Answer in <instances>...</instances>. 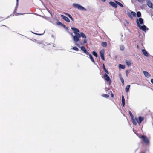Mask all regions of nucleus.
Masks as SVG:
<instances>
[{
	"mask_svg": "<svg viewBox=\"0 0 153 153\" xmlns=\"http://www.w3.org/2000/svg\"><path fill=\"white\" fill-rule=\"evenodd\" d=\"M138 27L140 29L142 30L143 31H144L145 32H146V30H148V28H147L146 26L145 25H143V26H141L140 25Z\"/></svg>",
	"mask_w": 153,
	"mask_h": 153,
	"instance_id": "7",
	"label": "nucleus"
},
{
	"mask_svg": "<svg viewBox=\"0 0 153 153\" xmlns=\"http://www.w3.org/2000/svg\"><path fill=\"white\" fill-rule=\"evenodd\" d=\"M71 29L74 31V33L76 35L77 34L79 35V36H80V33H79V30L78 29L75 27H72Z\"/></svg>",
	"mask_w": 153,
	"mask_h": 153,
	"instance_id": "6",
	"label": "nucleus"
},
{
	"mask_svg": "<svg viewBox=\"0 0 153 153\" xmlns=\"http://www.w3.org/2000/svg\"><path fill=\"white\" fill-rule=\"evenodd\" d=\"M63 13L68 16L72 20H74V19L72 17L70 14L65 12Z\"/></svg>",
	"mask_w": 153,
	"mask_h": 153,
	"instance_id": "19",
	"label": "nucleus"
},
{
	"mask_svg": "<svg viewBox=\"0 0 153 153\" xmlns=\"http://www.w3.org/2000/svg\"><path fill=\"white\" fill-rule=\"evenodd\" d=\"M73 49L76 51H78L79 50L78 48L76 47H73Z\"/></svg>",
	"mask_w": 153,
	"mask_h": 153,
	"instance_id": "36",
	"label": "nucleus"
},
{
	"mask_svg": "<svg viewBox=\"0 0 153 153\" xmlns=\"http://www.w3.org/2000/svg\"><path fill=\"white\" fill-rule=\"evenodd\" d=\"M62 26L64 28H65L66 30H68V28L64 25L62 24Z\"/></svg>",
	"mask_w": 153,
	"mask_h": 153,
	"instance_id": "40",
	"label": "nucleus"
},
{
	"mask_svg": "<svg viewBox=\"0 0 153 153\" xmlns=\"http://www.w3.org/2000/svg\"><path fill=\"white\" fill-rule=\"evenodd\" d=\"M92 53L93 55H94L95 57H97V54L95 51H93Z\"/></svg>",
	"mask_w": 153,
	"mask_h": 153,
	"instance_id": "30",
	"label": "nucleus"
},
{
	"mask_svg": "<svg viewBox=\"0 0 153 153\" xmlns=\"http://www.w3.org/2000/svg\"><path fill=\"white\" fill-rule=\"evenodd\" d=\"M129 73V71L128 70H126V74L127 76H128V74Z\"/></svg>",
	"mask_w": 153,
	"mask_h": 153,
	"instance_id": "41",
	"label": "nucleus"
},
{
	"mask_svg": "<svg viewBox=\"0 0 153 153\" xmlns=\"http://www.w3.org/2000/svg\"><path fill=\"white\" fill-rule=\"evenodd\" d=\"M142 51L143 54L146 57H148L149 55L148 53L147 52V51H146V50L145 49H142Z\"/></svg>",
	"mask_w": 153,
	"mask_h": 153,
	"instance_id": "13",
	"label": "nucleus"
},
{
	"mask_svg": "<svg viewBox=\"0 0 153 153\" xmlns=\"http://www.w3.org/2000/svg\"><path fill=\"white\" fill-rule=\"evenodd\" d=\"M111 97H114V94H111Z\"/></svg>",
	"mask_w": 153,
	"mask_h": 153,
	"instance_id": "46",
	"label": "nucleus"
},
{
	"mask_svg": "<svg viewBox=\"0 0 153 153\" xmlns=\"http://www.w3.org/2000/svg\"><path fill=\"white\" fill-rule=\"evenodd\" d=\"M33 33L34 34H36V35H42V34H37V33Z\"/></svg>",
	"mask_w": 153,
	"mask_h": 153,
	"instance_id": "45",
	"label": "nucleus"
},
{
	"mask_svg": "<svg viewBox=\"0 0 153 153\" xmlns=\"http://www.w3.org/2000/svg\"><path fill=\"white\" fill-rule=\"evenodd\" d=\"M124 47L123 45H120V49L121 51H123L124 49Z\"/></svg>",
	"mask_w": 153,
	"mask_h": 153,
	"instance_id": "25",
	"label": "nucleus"
},
{
	"mask_svg": "<svg viewBox=\"0 0 153 153\" xmlns=\"http://www.w3.org/2000/svg\"><path fill=\"white\" fill-rule=\"evenodd\" d=\"M110 92L111 93H112L111 91H110Z\"/></svg>",
	"mask_w": 153,
	"mask_h": 153,
	"instance_id": "54",
	"label": "nucleus"
},
{
	"mask_svg": "<svg viewBox=\"0 0 153 153\" xmlns=\"http://www.w3.org/2000/svg\"><path fill=\"white\" fill-rule=\"evenodd\" d=\"M147 5L150 7L153 8V4L150 2H148L147 3Z\"/></svg>",
	"mask_w": 153,
	"mask_h": 153,
	"instance_id": "16",
	"label": "nucleus"
},
{
	"mask_svg": "<svg viewBox=\"0 0 153 153\" xmlns=\"http://www.w3.org/2000/svg\"><path fill=\"white\" fill-rule=\"evenodd\" d=\"M122 105L123 106H124L125 104V99L124 98H122Z\"/></svg>",
	"mask_w": 153,
	"mask_h": 153,
	"instance_id": "31",
	"label": "nucleus"
},
{
	"mask_svg": "<svg viewBox=\"0 0 153 153\" xmlns=\"http://www.w3.org/2000/svg\"><path fill=\"white\" fill-rule=\"evenodd\" d=\"M61 17L65 21L68 22H69L70 20L67 17L64 16V15H61Z\"/></svg>",
	"mask_w": 153,
	"mask_h": 153,
	"instance_id": "10",
	"label": "nucleus"
},
{
	"mask_svg": "<svg viewBox=\"0 0 153 153\" xmlns=\"http://www.w3.org/2000/svg\"><path fill=\"white\" fill-rule=\"evenodd\" d=\"M151 82L153 84V79H151Z\"/></svg>",
	"mask_w": 153,
	"mask_h": 153,
	"instance_id": "44",
	"label": "nucleus"
},
{
	"mask_svg": "<svg viewBox=\"0 0 153 153\" xmlns=\"http://www.w3.org/2000/svg\"><path fill=\"white\" fill-rule=\"evenodd\" d=\"M102 96L105 98H108L109 97V95H108V94H102Z\"/></svg>",
	"mask_w": 153,
	"mask_h": 153,
	"instance_id": "26",
	"label": "nucleus"
},
{
	"mask_svg": "<svg viewBox=\"0 0 153 153\" xmlns=\"http://www.w3.org/2000/svg\"><path fill=\"white\" fill-rule=\"evenodd\" d=\"M143 153H145V152H144Z\"/></svg>",
	"mask_w": 153,
	"mask_h": 153,
	"instance_id": "55",
	"label": "nucleus"
},
{
	"mask_svg": "<svg viewBox=\"0 0 153 153\" xmlns=\"http://www.w3.org/2000/svg\"><path fill=\"white\" fill-rule=\"evenodd\" d=\"M131 15L132 16V17H134V16H136V13H135V12L131 11Z\"/></svg>",
	"mask_w": 153,
	"mask_h": 153,
	"instance_id": "28",
	"label": "nucleus"
},
{
	"mask_svg": "<svg viewBox=\"0 0 153 153\" xmlns=\"http://www.w3.org/2000/svg\"><path fill=\"white\" fill-rule=\"evenodd\" d=\"M81 50L86 55L89 54V53L86 50L84 46H82L80 48Z\"/></svg>",
	"mask_w": 153,
	"mask_h": 153,
	"instance_id": "8",
	"label": "nucleus"
},
{
	"mask_svg": "<svg viewBox=\"0 0 153 153\" xmlns=\"http://www.w3.org/2000/svg\"><path fill=\"white\" fill-rule=\"evenodd\" d=\"M79 37H82L83 38L86 39V35L84 34V33L83 32H81L80 33V36H79Z\"/></svg>",
	"mask_w": 153,
	"mask_h": 153,
	"instance_id": "17",
	"label": "nucleus"
},
{
	"mask_svg": "<svg viewBox=\"0 0 153 153\" xmlns=\"http://www.w3.org/2000/svg\"><path fill=\"white\" fill-rule=\"evenodd\" d=\"M143 73L145 76L147 78H149L151 76L150 74L146 71H144Z\"/></svg>",
	"mask_w": 153,
	"mask_h": 153,
	"instance_id": "11",
	"label": "nucleus"
},
{
	"mask_svg": "<svg viewBox=\"0 0 153 153\" xmlns=\"http://www.w3.org/2000/svg\"><path fill=\"white\" fill-rule=\"evenodd\" d=\"M102 2H105V0H101Z\"/></svg>",
	"mask_w": 153,
	"mask_h": 153,
	"instance_id": "47",
	"label": "nucleus"
},
{
	"mask_svg": "<svg viewBox=\"0 0 153 153\" xmlns=\"http://www.w3.org/2000/svg\"><path fill=\"white\" fill-rule=\"evenodd\" d=\"M139 137L143 139V141L146 145H149L150 141L146 136L143 135L141 137Z\"/></svg>",
	"mask_w": 153,
	"mask_h": 153,
	"instance_id": "1",
	"label": "nucleus"
},
{
	"mask_svg": "<svg viewBox=\"0 0 153 153\" xmlns=\"http://www.w3.org/2000/svg\"><path fill=\"white\" fill-rule=\"evenodd\" d=\"M37 43L38 44H39L40 45V46L41 47H44V46L43 45L42 43L41 42H37Z\"/></svg>",
	"mask_w": 153,
	"mask_h": 153,
	"instance_id": "32",
	"label": "nucleus"
},
{
	"mask_svg": "<svg viewBox=\"0 0 153 153\" xmlns=\"http://www.w3.org/2000/svg\"><path fill=\"white\" fill-rule=\"evenodd\" d=\"M108 88H105V91H107V90H108Z\"/></svg>",
	"mask_w": 153,
	"mask_h": 153,
	"instance_id": "48",
	"label": "nucleus"
},
{
	"mask_svg": "<svg viewBox=\"0 0 153 153\" xmlns=\"http://www.w3.org/2000/svg\"><path fill=\"white\" fill-rule=\"evenodd\" d=\"M132 64V62L131 61H127L126 62V64L128 66H130Z\"/></svg>",
	"mask_w": 153,
	"mask_h": 153,
	"instance_id": "20",
	"label": "nucleus"
},
{
	"mask_svg": "<svg viewBox=\"0 0 153 153\" xmlns=\"http://www.w3.org/2000/svg\"><path fill=\"white\" fill-rule=\"evenodd\" d=\"M19 0H16V5L15 7V11H16L17 10V9L18 7V2Z\"/></svg>",
	"mask_w": 153,
	"mask_h": 153,
	"instance_id": "34",
	"label": "nucleus"
},
{
	"mask_svg": "<svg viewBox=\"0 0 153 153\" xmlns=\"http://www.w3.org/2000/svg\"><path fill=\"white\" fill-rule=\"evenodd\" d=\"M120 80H121V82L123 84H124V81L122 77H120Z\"/></svg>",
	"mask_w": 153,
	"mask_h": 153,
	"instance_id": "39",
	"label": "nucleus"
},
{
	"mask_svg": "<svg viewBox=\"0 0 153 153\" xmlns=\"http://www.w3.org/2000/svg\"><path fill=\"white\" fill-rule=\"evenodd\" d=\"M137 16L138 17H140L141 16V13L140 12H137Z\"/></svg>",
	"mask_w": 153,
	"mask_h": 153,
	"instance_id": "29",
	"label": "nucleus"
},
{
	"mask_svg": "<svg viewBox=\"0 0 153 153\" xmlns=\"http://www.w3.org/2000/svg\"><path fill=\"white\" fill-rule=\"evenodd\" d=\"M121 40L122 42H123V39L122 38H121Z\"/></svg>",
	"mask_w": 153,
	"mask_h": 153,
	"instance_id": "50",
	"label": "nucleus"
},
{
	"mask_svg": "<svg viewBox=\"0 0 153 153\" xmlns=\"http://www.w3.org/2000/svg\"><path fill=\"white\" fill-rule=\"evenodd\" d=\"M134 121H135L136 124H134L135 125H136L137 124V123H138V122L139 121V117L138 118H134Z\"/></svg>",
	"mask_w": 153,
	"mask_h": 153,
	"instance_id": "27",
	"label": "nucleus"
},
{
	"mask_svg": "<svg viewBox=\"0 0 153 153\" xmlns=\"http://www.w3.org/2000/svg\"><path fill=\"white\" fill-rule=\"evenodd\" d=\"M144 118L143 117L140 116L139 117V121L138 122V123L140 125L142 121L143 120Z\"/></svg>",
	"mask_w": 153,
	"mask_h": 153,
	"instance_id": "15",
	"label": "nucleus"
},
{
	"mask_svg": "<svg viewBox=\"0 0 153 153\" xmlns=\"http://www.w3.org/2000/svg\"><path fill=\"white\" fill-rule=\"evenodd\" d=\"M127 15L128 16L131 18H132V16L131 15V13L128 12L127 13Z\"/></svg>",
	"mask_w": 153,
	"mask_h": 153,
	"instance_id": "35",
	"label": "nucleus"
},
{
	"mask_svg": "<svg viewBox=\"0 0 153 153\" xmlns=\"http://www.w3.org/2000/svg\"><path fill=\"white\" fill-rule=\"evenodd\" d=\"M20 14L22 15H23V14Z\"/></svg>",
	"mask_w": 153,
	"mask_h": 153,
	"instance_id": "53",
	"label": "nucleus"
},
{
	"mask_svg": "<svg viewBox=\"0 0 153 153\" xmlns=\"http://www.w3.org/2000/svg\"><path fill=\"white\" fill-rule=\"evenodd\" d=\"M57 24L58 25H62V24H62L60 22H59L58 23H57Z\"/></svg>",
	"mask_w": 153,
	"mask_h": 153,
	"instance_id": "42",
	"label": "nucleus"
},
{
	"mask_svg": "<svg viewBox=\"0 0 153 153\" xmlns=\"http://www.w3.org/2000/svg\"><path fill=\"white\" fill-rule=\"evenodd\" d=\"M88 55H89V57L90 58L91 60L92 61V62H93L94 63H95V61L94 59L93 58V57H92V55H91V54H90L89 53V54H88Z\"/></svg>",
	"mask_w": 153,
	"mask_h": 153,
	"instance_id": "18",
	"label": "nucleus"
},
{
	"mask_svg": "<svg viewBox=\"0 0 153 153\" xmlns=\"http://www.w3.org/2000/svg\"><path fill=\"white\" fill-rule=\"evenodd\" d=\"M121 37H122V36H123V35L122 34V35H121Z\"/></svg>",
	"mask_w": 153,
	"mask_h": 153,
	"instance_id": "52",
	"label": "nucleus"
},
{
	"mask_svg": "<svg viewBox=\"0 0 153 153\" xmlns=\"http://www.w3.org/2000/svg\"><path fill=\"white\" fill-rule=\"evenodd\" d=\"M119 68L124 69L125 68V66L124 65H122L120 64L119 65Z\"/></svg>",
	"mask_w": 153,
	"mask_h": 153,
	"instance_id": "22",
	"label": "nucleus"
},
{
	"mask_svg": "<svg viewBox=\"0 0 153 153\" xmlns=\"http://www.w3.org/2000/svg\"><path fill=\"white\" fill-rule=\"evenodd\" d=\"M122 98H124V96L123 95L122 96Z\"/></svg>",
	"mask_w": 153,
	"mask_h": 153,
	"instance_id": "51",
	"label": "nucleus"
},
{
	"mask_svg": "<svg viewBox=\"0 0 153 153\" xmlns=\"http://www.w3.org/2000/svg\"><path fill=\"white\" fill-rule=\"evenodd\" d=\"M87 39H86H86L85 38V39L83 40V44H86V43H87Z\"/></svg>",
	"mask_w": 153,
	"mask_h": 153,
	"instance_id": "38",
	"label": "nucleus"
},
{
	"mask_svg": "<svg viewBox=\"0 0 153 153\" xmlns=\"http://www.w3.org/2000/svg\"><path fill=\"white\" fill-rule=\"evenodd\" d=\"M48 11L49 13L50 14L51 16H52V14H51V13L50 12V11H49V10H48Z\"/></svg>",
	"mask_w": 153,
	"mask_h": 153,
	"instance_id": "43",
	"label": "nucleus"
},
{
	"mask_svg": "<svg viewBox=\"0 0 153 153\" xmlns=\"http://www.w3.org/2000/svg\"><path fill=\"white\" fill-rule=\"evenodd\" d=\"M109 3L112 6L116 8L117 7L116 3H114V2L111 1Z\"/></svg>",
	"mask_w": 153,
	"mask_h": 153,
	"instance_id": "14",
	"label": "nucleus"
},
{
	"mask_svg": "<svg viewBox=\"0 0 153 153\" xmlns=\"http://www.w3.org/2000/svg\"><path fill=\"white\" fill-rule=\"evenodd\" d=\"M130 86L129 85H128L126 87L125 89V91L126 92H128L129 90V88Z\"/></svg>",
	"mask_w": 153,
	"mask_h": 153,
	"instance_id": "23",
	"label": "nucleus"
},
{
	"mask_svg": "<svg viewBox=\"0 0 153 153\" xmlns=\"http://www.w3.org/2000/svg\"><path fill=\"white\" fill-rule=\"evenodd\" d=\"M101 45L103 47H106L107 46V44L106 42H102L101 43Z\"/></svg>",
	"mask_w": 153,
	"mask_h": 153,
	"instance_id": "21",
	"label": "nucleus"
},
{
	"mask_svg": "<svg viewBox=\"0 0 153 153\" xmlns=\"http://www.w3.org/2000/svg\"><path fill=\"white\" fill-rule=\"evenodd\" d=\"M129 114L130 116V117L131 118V119L132 121V123L133 124H136L135 121H134V116L132 114V113L131 111H129Z\"/></svg>",
	"mask_w": 153,
	"mask_h": 153,
	"instance_id": "9",
	"label": "nucleus"
},
{
	"mask_svg": "<svg viewBox=\"0 0 153 153\" xmlns=\"http://www.w3.org/2000/svg\"><path fill=\"white\" fill-rule=\"evenodd\" d=\"M104 77L106 81H110V78L106 74L104 75Z\"/></svg>",
	"mask_w": 153,
	"mask_h": 153,
	"instance_id": "12",
	"label": "nucleus"
},
{
	"mask_svg": "<svg viewBox=\"0 0 153 153\" xmlns=\"http://www.w3.org/2000/svg\"><path fill=\"white\" fill-rule=\"evenodd\" d=\"M126 22L128 24L129 23V22L127 20H126Z\"/></svg>",
	"mask_w": 153,
	"mask_h": 153,
	"instance_id": "49",
	"label": "nucleus"
},
{
	"mask_svg": "<svg viewBox=\"0 0 153 153\" xmlns=\"http://www.w3.org/2000/svg\"><path fill=\"white\" fill-rule=\"evenodd\" d=\"M71 35L73 36V40L75 42H78L79 40V35L76 34V35L73 36L72 33H71Z\"/></svg>",
	"mask_w": 153,
	"mask_h": 153,
	"instance_id": "5",
	"label": "nucleus"
},
{
	"mask_svg": "<svg viewBox=\"0 0 153 153\" xmlns=\"http://www.w3.org/2000/svg\"><path fill=\"white\" fill-rule=\"evenodd\" d=\"M137 0L139 2H140L141 3H143L145 0Z\"/></svg>",
	"mask_w": 153,
	"mask_h": 153,
	"instance_id": "37",
	"label": "nucleus"
},
{
	"mask_svg": "<svg viewBox=\"0 0 153 153\" xmlns=\"http://www.w3.org/2000/svg\"><path fill=\"white\" fill-rule=\"evenodd\" d=\"M73 6L74 7L77 8L78 9L83 11H86V9L78 4L74 3L73 4Z\"/></svg>",
	"mask_w": 153,
	"mask_h": 153,
	"instance_id": "2",
	"label": "nucleus"
},
{
	"mask_svg": "<svg viewBox=\"0 0 153 153\" xmlns=\"http://www.w3.org/2000/svg\"><path fill=\"white\" fill-rule=\"evenodd\" d=\"M105 53V50L104 49L101 50L100 52V54L101 59L103 60H105V58L104 57V53Z\"/></svg>",
	"mask_w": 153,
	"mask_h": 153,
	"instance_id": "4",
	"label": "nucleus"
},
{
	"mask_svg": "<svg viewBox=\"0 0 153 153\" xmlns=\"http://www.w3.org/2000/svg\"><path fill=\"white\" fill-rule=\"evenodd\" d=\"M103 69H104V71L106 72V73L107 74H109L107 70V69L105 68V65H104V64L103 65Z\"/></svg>",
	"mask_w": 153,
	"mask_h": 153,
	"instance_id": "33",
	"label": "nucleus"
},
{
	"mask_svg": "<svg viewBox=\"0 0 153 153\" xmlns=\"http://www.w3.org/2000/svg\"><path fill=\"white\" fill-rule=\"evenodd\" d=\"M137 23L138 26L140 25V24H143V20L142 18L137 19L136 21Z\"/></svg>",
	"mask_w": 153,
	"mask_h": 153,
	"instance_id": "3",
	"label": "nucleus"
},
{
	"mask_svg": "<svg viewBox=\"0 0 153 153\" xmlns=\"http://www.w3.org/2000/svg\"><path fill=\"white\" fill-rule=\"evenodd\" d=\"M115 2L117 4H118L119 5L120 7H123V5L120 3V2H118V1H115Z\"/></svg>",
	"mask_w": 153,
	"mask_h": 153,
	"instance_id": "24",
	"label": "nucleus"
}]
</instances>
